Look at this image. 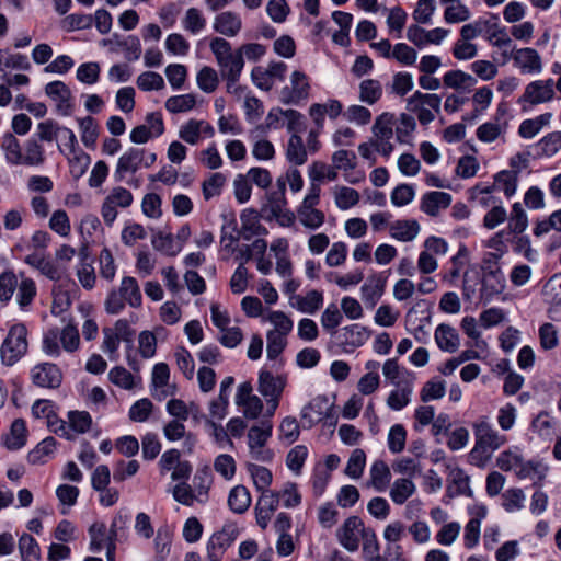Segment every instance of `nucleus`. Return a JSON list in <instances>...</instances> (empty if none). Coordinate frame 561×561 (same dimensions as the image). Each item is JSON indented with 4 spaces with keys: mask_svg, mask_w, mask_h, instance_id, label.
I'll list each match as a JSON object with an SVG mask.
<instances>
[{
    "mask_svg": "<svg viewBox=\"0 0 561 561\" xmlns=\"http://www.w3.org/2000/svg\"><path fill=\"white\" fill-rule=\"evenodd\" d=\"M398 388L390 392L387 404L394 411L402 410L411 401L413 392V383L411 381H402L397 383Z\"/></svg>",
    "mask_w": 561,
    "mask_h": 561,
    "instance_id": "32",
    "label": "nucleus"
},
{
    "mask_svg": "<svg viewBox=\"0 0 561 561\" xmlns=\"http://www.w3.org/2000/svg\"><path fill=\"white\" fill-rule=\"evenodd\" d=\"M451 203V196L445 192H428L421 198L420 208L425 214L436 217L440 209L447 208Z\"/></svg>",
    "mask_w": 561,
    "mask_h": 561,
    "instance_id": "21",
    "label": "nucleus"
},
{
    "mask_svg": "<svg viewBox=\"0 0 561 561\" xmlns=\"http://www.w3.org/2000/svg\"><path fill=\"white\" fill-rule=\"evenodd\" d=\"M442 99L435 93L415 91L407 99V110L415 113L422 125H427L435 119V114L440 112Z\"/></svg>",
    "mask_w": 561,
    "mask_h": 561,
    "instance_id": "8",
    "label": "nucleus"
},
{
    "mask_svg": "<svg viewBox=\"0 0 561 561\" xmlns=\"http://www.w3.org/2000/svg\"><path fill=\"white\" fill-rule=\"evenodd\" d=\"M446 393V382L439 379H431L424 383L420 397L423 402L438 400Z\"/></svg>",
    "mask_w": 561,
    "mask_h": 561,
    "instance_id": "53",
    "label": "nucleus"
},
{
    "mask_svg": "<svg viewBox=\"0 0 561 561\" xmlns=\"http://www.w3.org/2000/svg\"><path fill=\"white\" fill-rule=\"evenodd\" d=\"M176 366L184 377L192 380L195 373L194 360L191 353L185 347H178L174 353Z\"/></svg>",
    "mask_w": 561,
    "mask_h": 561,
    "instance_id": "58",
    "label": "nucleus"
},
{
    "mask_svg": "<svg viewBox=\"0 0 561 561\" xmlns=\"http://www.w3.org/2000/svg\"><path fill=\"white\" fill-rule=\"evenodd\" d=\"M272 436V424L263 422L260 425L252 426L248 432V447L250 457L260 462H270L274 453L266 447L268 438Z\"/></svg>",
    "mask_w": 561,
    "mask_h": 561,
    "instance_id": "9",
    "label": "nucleus"
},
{
    "mask_svg": "<svg viewBox=\"0 0 561 561\" xmlns=\"http://www.w3.org/2000/svg\"><path fill=\"white\" fill-rule=\"evenodd\" d=\"M28 348L27 329L23 323L13 324L0 347V358L3 365L13 366Z\"/></svg>",
    "mask_w": 561,
    "mask_h": 561,
    "instance_id": "6",
    "label": "nucleus"
},
{
    "mask_svg": "<svg viewBox=\"0 0 561 561\" xmlns=\"http://www.w3.org/2000/svg\"><path fill=\"white\" fill-rule=\"evenodd\" d=\"M245 467L253 480L255 488L259 491L267 490L273 480L272 472L265 467L251 462L247 463Z\"/></svg>",
    "mask_w": 561,
    "mask_h": 561,
    "instance_id": "47",
    "label": "nucleus"
},
{
    "mask_svg": "<svg viewBox=\"0 0 561 561\" xmlns=\"http://www.w3.org/2000/svg\"><path fill=\"white\" fill-rule=\"evenodd\" d=\"M196 80L198 88L206 93L214 92L219 83L217 71L208 66H204L198 71Z\"/></svg>",
    "mask_w": 561,
    "mask_h": 561,
    "instance_id": "52",
    "label": "nucleus"
},
{
    "mask_svg": "<svg viewBox=\"0 0 561 561\" xmlns=\"http://www.w3.org/2000/svg\"><path fill=\"white\" fill-rule=\"evenodd\" d=\"M474 446L469 453V462L478 468H484L492 454L502 447L507 438L495 431L486 416H480L472 424Z\"/></svg>",
    "mask_w": 561,
    "mask_h": 561,
    "instance_id": "1",
    "label": "nucleus"
},
{
    "mask_svg": "<svg viewBox=\"0 0 561 561\" xmlns=\"http://www.w3.org/2000/svg\"><path fill=\"white\" fill-rule=\"evenodd\" d=\"M152 245L157 251L167 255H176L181 247L174 244L173 236L171 233L157 232L152 237Z\"/></svg>",
    "mask_w": 561,
    "mask_h": 561,
    "instance_id": "59",
    "label": "nucleus"
},
{
    "mask_svg": "<svg viewBox=\"0 0 561 561\" xmlns=\"http://www.w3.org/2000/svg\"><path fill=\"white\" fill-rule=\"evenodd\" d=\"M286 385V375H273L268 370L260 371L257 390L266 400L267 415L272 416L275 413Z\"/></svg>",
    "mask_w": 561,
    "mask_h": 561,
    "instance_id": "7",
    "label": "nucleus"
},
{
    "mask_svg": "<svg viewBox=\"0 0 561 561\" xmlns=\"http://www.w3.org/2000/svg\"><path fill=\"white\" fill-rule=\"evenodd\" d=\"M518 181V170H503L494 176L495 186L502 190L507 197L515 194Z\"/></svg>",
    "mask_w": 561,
    "mask_h": 561,
    "instance_id": "45",
    "label": "nucleus"
},
{
    "mask_svg": "<svg viewBox=\"0 0 561 561\" xmlns=\"http://www.w3.org/2000/svg\"><path fill=\"white\" fill-rule=\"evenodd\" d=\"M45 93L56 103V108L61 115L71 114L73 108L71 91L62 81H53L46 84Z\"/></svg>",
    "mask_w": 561,
    "mask_h": 561,
    "instance_id": "18",
    "label": "nucleus"
},
{
    "mask_svg": "<svg viewBox=\"0 0 561 561\" xmlns=\"http://www.w3.org/2000/svg\"><path fill=\"white\" fill-rule=\"evenodd\" d=\"M382 85L376 79H365L359 83L358 98L363 103L373 105L380 100Z\"/></svg>",
    "mask_w": 561,
    "mask_h": 561,
    "instance_id": "36",
    "label": "nucleus"
},
{
    "mask_svg": "<svg viewBox=\"0 0 561 561\" xmlns=\"http://www.w3.org/2000/svg\"><path fill=\"white\" fill-rule=\"evenodd\" d=\"M370 332L359 324H351L344 327L340 331V340L342 344L345 346H350L352 348L359 347L366 343L369 339Z\"/></svg>",
    "mask_w": 561,
    "mask_h": 561,
    "instance_id": "28",
    "label": "nucleus"
},
{
    "mask_svg": "<svg viewBox=\"0 0 561 561\" xmlns=\"http://www.w3.org/2000/svg\"><path fill=\"white\" fill-rule=\"evenodd\" d=\"M141 301L138 282L131 276H125L121 280L119 288L108 293L104 306L107 313L117 314L125 308V304L131 308H139Z\"/></svg>",
    "mask_w": 561,
    "mask_h": 561,
    "instance_id": "3",
    "label": "nucleus"
},
{
    "mask_svg": "<svg viewBox=\"0 0 561 561\" xmlns=\"http://www.w3.org/2000/svg\"><path fill=\"white\" fill-rule=\"evenodd\" d=\"M514 65L522 73H540L542 70V60L538 51L526 47L515 49L512 53Z\"/></svg>",
    "mask_w": 561,
    "mask_h": 561,
    "instance_id": "19",
    "label": "nucleus"
},
{
    "mask_svg": "<svg viewBox=\"0 0 561 561\" xmlns=\"http://www.w3.org/2000/svg\"><path fill=\"white\" fill-rule=\"evenodd\" d=\"M5 159L13 165L41 167L46 160L43 145L35 138L27 139L23 145L12 134L2 139Z\"/></svg>",
    "mask_w": 561,
    "mask_h": 561,
    "instance_id": "2",
    "label": "nucleus"
},
{
    "mask_svg": "<svg viewBox=\"0 0 561 561\" xmlns=\"http://www.w3.org/2000/svg\"><path fill=\"white\" fill-rule=\"evenodd\" d=\"M170 369L165 363H158L152 370V385L161 389V396L167 397L175 392V386L169 385Z\"/></svg>",
    "mask_w": 561,
    "mask_h": 561,
    "instance_id": "35",
    "label": "nucleus"
},
{
    "mask_svg": "<svg viewBox=\"0 0 561 561\" xmlns=\"http://www.w3.org/2000/svg\"><path fill=\"white\" fill-rule=\"evenodd\" d=\"M228 504L234 513H244L251 504L249 490L243 485L234 486L229 493Z\"/></svg>",
    "mask_w": 561,
    "mask_h": 561,
    "instance_id": "40",
    "label": "nucleus"
},
{
    "mask_svg": "<svg viewBox=\"0 0 561 561\" xmlns=\"http://www.w3.org/2000/svg\"><path fill=\"white\" fill-rule=\"evenodd\" d=\"M447 494L450 497L459 495H471L469 476H467L462 469L454 468L450 470Z\"/></svg>",
    "mask_w": 561,
    "mask_h": 561,
    "instance_id": "30",
    "label": "nucleus"
},
{
    "mask_svg": "<svg viewBox=\"0 0 561 561\" xmlns=\"http://www.w3.org/2000/svg\"><path fill=\"white\" fill-rule=\"evenodd\" d=\"M101 67L98 62H84L77 69V79L85 84H94L99 81Z\"/></svg>",
    "mask_w": 561,
    "mask_h": 561,
    "instance_id": "61",
    "label": "nucleus"
},
{
    "mask_svg": "<svg viewBox=\"0 0 561 561\" xmlns=\"http://www.w3.org/2000/svg\"><path fill=\"white\" fill-rule=\"evenodd\" d=\"M393 118L392 114L383 113L373 125V145L375 150L385 157H388L393 150V145L390 142L393 136Z\"/></svg>",
    "mask_w": 561,
    "mask_h": 561,
    "instance_id": "10",
    "label": "nucleus"
},
{
    "mask_svg": "<svg viewBox=\"0 0 561 561\" xmlns=\"http://www.w3.org/2000/svg\"><path fill=\"white\" fill-rule=\"evenodd\" d=\"M443 82L447 88L467 91L477 83V80L462 70H450L444 75Z\"/></svg>",
    "mask_w": 561,
    "mask_h": 561,
    "instance_id": "34",
    "label": "nucleus"
},
{
    "mask_svg": "<svg viewBox=\"0 0 561 561\" xmlns=\"http://www.w3.org/2000/svg\"><path fill=\"white\" fill-rule=\"evenodd\" d=\"M309 82L301 71H294L290 76V85L282 90V101L286 104H297L309 95Z\"/></svg>",
    "mask_w": 561,
    "mask_h": 561,
    "instance_id": "16",
    "label": "nucleus"
},
{
    "mask_svg": "<svg viewBox=\"0 0 561 561\" xmlns=\"http://www.w3.org/2000/svg\"><path fill=\"white\" fill-rule=\"evenodd\" d=\"M226 183V176L222 173L216 172L205 180L202 184L203 195L206 201L218 196Z\"/></svg>",
    "mask_w": 561,
    "mask_h": 561,
    "instance_id": "57",
    "label": "nucleus"
},
{
    "mask_svg": "<svg viewBox=\"0 0 561 561\" xmlns=\"http://www.w3.org/2000/svg\"><path fill=\"white\" fill-rule=\"evenodd\" d=\"M210 50L214 54L216 61L219 66L220 76L222 79L240 77L244 67V59L238 50H232L228 41L222 37H215L209 44Z\"/></svg>",
    "mask_w": 561,
    "mask_h": 561,
    "instance_id": "5",
    "label": "nucleus"
},
{
    "mask_svg": "<svg viewBox=\"0 0 561 561\" xmlns=\"http://www.w3.org/2000/svg\"><path fill=\"white\" fill-rule=\"evenodd\" d=\"M505 288V279L502 272L483 274L481 298L490 301L495 295L501 294Z\"/></svg>",
    "mask_w": 561,
    "mask_h": 561,
    "instance_id": "29",
    "label": "nucleus"
},
{
    "mask_svg": "<svg viewBox=\"0 0 561 561\" xmlns=\"http://www.w3.org/2000/svg\"><path fill=\"white\" fill-rule=\"evenodd\" d=\"M136 83L142 91L162 90L165 85L162 76L153 71H146L139 75Z\"/></svg>",
    "mask_w": 561,
    "mask_h": 561,
    "instance_id": "60",
    "label": "nucleus"
},
{
    "mask_svg": "<svg viewBox=\"0 0 561 561\" xmlns=\"http://www.w3.org/2000/svg\"><path fill=\"white\" fill-rule=\"evenodd\" d=\"M392 469L396 473L405 476L404 478L413 479L421 474V465L415 459L402 457L393 461Z\"/></svg>",
    "mask_w": 561,
    "mask_h": 561,
    "instance_id": "54",
    "label": "nucleus"
},
{
    "mask_svg": "<svg viewBox=\"0 0 561 561\" xmlns=\"http://www.w3.org/2000/svg\"><path fill=\"white\" fill-rule=\"evenodd\" d=\"M329 409V402L325 397H316L301 410V421L309 427L321 421Z\"/></svg>",
    "mask_w": 561,
    "mask_h": 561,
    "instance_id": "25",
    "label": "nucleus"
},
{
    "mask_svg": "<svg viewBox=\"0 0 561 561\" xmlns=\"http://www.w3.org/2000/svg\"><path fill=\"white\" fill-rule=\"evenodd\" d=\"M366 465V454L363 449L356 448L352 451L346 468L345 473L353 478L359 479L364 472V468Z\"/></svg>",
    "mask_w": 561,
    "mask_h": 561,
    "instance_id": "49",
    "label": "nucleus"
},
{
    "mask_svg": "<svg viewBox=\"0 0 561 561\" xmlns=\"http://www.w3.org/2000/svg\"><path fill=\"white\" fill-rule=\"evenodd\" d=\"M546 467L540 462L523 461L522 459L515 473L519 479L541 480L546 476Z\"/></svg>",
    "mask_w": 561,
    "mask_h": 561,
    "instance_id": "51",
    "label": "nucleus"
},
{
    "mask_svg": "<svg viewBox=\"0 0 561 561\" xmlns=\"http://www.w3.org/2000/svg\"><path fill=\"white\" fill-rule=\"evenodd\" d=\"M238 536V526L234 523H227L221 529L211 535L207 542L206 550L207 552H214L224 557L226 550L234 542Z\"/></svg>",
    "mask_w": 561,
    "mask_h": 561,
    "instance_id": "15",
    "label": "nucleus"
},
{
    "mask_svg": "<svg viewBox=\"0 0 561 561\" xmlns=\"http://www.w3.org/2000/svg\"><path fill=\"white\" fill-rule=\"evenodd\" d=\"M538 147L543 156L552 157L557 154L561 149V131L548 134L538 142Z\"/></svg>",
    "mask_w": 561,
    "mask_h": 561,
    "instance_id": "64",
    "label": "nucleus"
},
{
    "mask_svg": "<svg viewBox=\"0 0 561 561\" xmlns=\"http://www.w3.org/2000/svg\"><path fill=\"white\" fill-rule=\"evenodd\" d=\"M26 427L23 420L18 419L13 421L10 434L5 438V446L8 449H19L25 445Z\"/></svg>",
    "mask_w": 561,
    "mask_h": 561,
    "instance_id": "48",
    "label": "nucleus"
},
{
    "mask_svg": "<svg viewBox=\"0 0 561 561\" xmlns=\"http://www.w3.org/2000/svg\"><path fill=\"white\" fill-rule=\"evenodd\" d=\"M265 320L268 321L273 329L270 332L287 335L293 331L294 322L293 320L283 311L275 310L270 311L265 317Z\"/></svg>",
    "mask_w": 561,
    "mask_h": 561,
    "instance_id": "44",
    "label": "nucleus"
},
{
    "mask_svg": "<svg viewBox=\"0 0 561 561\" xmlns=\"http://www.w3.org/2000/svg\"><path fill=\"white\" fill-rule=\"evenodd\" d=\"M79 126L81 130V140L85 147H93L99 136V127L95 119L91 116L80 118Z\"/></svg>",
    "mask_w": 561,
    "mask_h": 561,
    "instance_id": "50",
    "label": "nucleus"
},
{
    "mask_svg": "<svg viewBox=\"0 0 561 561\" xmlns=\"http://www.w3.org/2000/svg\"><path fill=\"white\" fill-rule=\"evenodd\" d=\"M108 379L112 383L125 390H133L140 381V378H136L123 366L113 367L108 373Z\"/></svg>",
    "mask_w": 561,
    "mask_h": 561,
    "instance_id": "38",
    "label": "nucleus"
},
{
    "mask_svg": "<svg viewBox=\"0 0 561 561\" xmlns=\"http://www.w3.org/2000/svg\"><path fill=\"white\" fill-rule=\"evenodd\" d=\"M332 167L337 170L350 171L356 167V154L353 151L341 149L332 154Z\"/></svg>",
    "mask_w": 561,
    "mask_h": 561,
    "instance_id": "62",
    "label": "nucleus"
},
{
    "mask_svg": "<svg viewBox=\"0 0 561 561\" xmlns=\"http://www.w3.org/2000/svg\"><path fill=\"white\" fill-rule=\"evenodd\" d=\"M420 224L415 219H399L389 225L391 238L401 242L413 241L420 232Z\"/></svg>",
    "mask_w": 561,
    "mask_h": 561,
    "instance_id": "20",
    "label": "nucleus"
},
{
    "mask_svg": "<svg viewBox=\"0 0 561 561\" xmlns=\"http://www.w3.org/2000/svg\"><path fill=\"white\" fill-rule=\"evenodd\" d=\"M552 118L551 113L541 114L531 119H525L522 122L518 128V134L522 138H533L535 137L545 126L549 125Z\"/></svg>",
    "mask_w": 561,
    "mask_h": 561,
    "instance_id": "37",
    "label": "nucleus"
},
{
    "mask_svg": "<svg viewBox=\"0 0 561 561\" xmlns=\"http://www.w3.org/2000/svg\"><path fill=\"white\" fill-rule=\"evenodd\" d=\"M554 95V82L552 79L536 80L525 87L523 95L518 99V103L525 110L526 104L535 106L547 103L550 102Z\"/></svg>",
    "mask_w": 561,
    "mask_h": 561,
    "instance_id": "11",
    "label": "nucleus"
},
{
    "mask_svg": "<svg viewBox=\"0 0 561 561\" xmlns=\"http://www.w3.org/2000/svg\"><path fill=\"white\" fill-rule=\"evenodd\" d=\"M295 300V306L299 311L313 314L321 308L323 296L322 293L313 289L308 291L305 296H296Z\"/></svg>",
    "mask_w": 561,
    "mask_h": 561,
    "instance_id": "39",
    "label": "nucleus"
},
{
    "mask_svg": "<svg viewBox=\"0 0 561 561\" xmlns=\"http://www.w3.org/2000/svg\"><path fill=\"white\" fill-rule=\"evenodd\" d=\"M182 23L185 31L196 34L205 28L206 19L198 9L190 8L186 10Z\"/></svg>",
    "mask_w": 561,
    "mask_h": 561,
    "instance_id": "56",
    "label": "nucleus"
},
{
    "mask_svg": "<svg viewBox=\"0 0 561 561\" xmlns=\"http://www.w3.org/2000/svg\"><path fill=\"white\" fill-rule=\"evenodd\" d=\"M366 529L358 516H351L337 528V541L347 551L355 552Z\"/></svg>",
    "mask_w": 561,
    "mask_h": 561,
    "instance_id": "13",
    "label": "nucleus"
},
{
    "mask_svg": "<svg viewBox=\"0 0 561 561\" xmlns=\"http://www.w3.org/2000/svg\"><path fill=\"white\" fill-rule=\"evenodd\" d=\"M79 344L80 335L72 323H68L62 330L51 328L43 336V352L50 357H58L61 347L66 352L72 353L78 350Z\"/></svg>",
    "mask_w": 561,
    "mask_h": 561,
    "instance_id": "4",
    "label": "nucleus"
},
{
    "mask_svg": "<svg viewBox=\"0 0 561 561\" xmlns=\"http://www.w3.org/2000/svg\"><path fill=\"white\" fill-rule=\"evenodd\" d=\"M343 316L336 305L330 304L321 314V325L331 334L340 325Z\"/></svg>",
    "mask_w": 561,
    "mask_h": 561,
    "instance_id": "63",
    "label": "nucleus"
},
{
    "mask_svg": "<svg viewBox=\"0 0 561 561\" xmlns=\"http://www.w3.org/2000/svg\"><path fill=\"white\" fill-rule=\"evenodd\" d=\"M388 488L389 497L396 505H403L416 493V484L410 478H398Z\"/></svg>",
    "mask_w": 561,
    "mask_h": 561,
    "instance_id": "22",
    "label": "nucleus"
},
{
    "mask_svg": "<svg viewBox=\"0 0 561 561\" xmlns=\"http://www.w3.org/2000/svg\"><path fill=\"white\" fill-rule=\"evenodd\" d=\"M391 481V471L389 466L383 460H376L373 462L369 470V482L378 492H383L388 489Z\"/></svg>",
    "mask_w": 561,
    "mask_h": 561,
    "instance_id": "26",
    "label": "nucleus"
},
{
    "mask_svg": "<svg viewBox=\"0 0 561 561\" xmlns=\"http://www.w3.org/2000/svg\"><path fill=\"white\" fill-rule=\"evenodd\" d=\"M286 158L295 165H302L307 161V150L302 138L296 134L291 135L286 150Z\"/></svg>",
    "mask_w": 561,
    "mask_h": 561,
    "instance_id": "41",
    "label": "nucleus"
},
{
    "mask_svg": "<svg viewBox=\"0 0 561 561\" xmlns=\"http://www.w3.org/2000/svg\"><path fill=\"white\" fill-rule=\"evenodd\" d=\"M335 205L340 209H348L359 202V193L348 186H335L333 188Z\"/></svg>",
    "mask_w": 561,
    "mask_h": 561,
    "instance_id": "43",
    "label": "nucleus"
},
{
    "mask_svg": "<svg viewBox=\"0 0 561 561\" xmlns=\"http://www.w3.org/2000/svg\"><path fill=\"white\" fill-rule=\"evenodd\" d=\"M36 295L37 288L35 282L21 274V280L16 287V302L19 308L22 311H28V307L32 305Z\"/></svg>",
    "mask_w": 561,
    "mask_h": 561,
    "instance_id": "31",
    "label": "nucleus"
},
{
    "mask_svg": "<svg viewBox=\"0 0 561 561\" xmlns=\"http://www.w3.org/2000/svg\"><path fill=\"white\" fill-rule=\"evenodd\" d=\"M299 222L309 230L319 229L325 221V215L317 208H297Z\"/></svg>",
    "mask_w": 561,
    "mask_h": 561,
    "instance_id": "42",
    "label": "nucleus"
},
{
    "mask_svg": "<svg viewBox=\"0 0 561 561\" xmlns=\"http://www.w3.org/2000/svg\"><path fill=\"white\" fill-rule=\"evenodd\" d=\"M435 341L442 351L448 353L456 352L460 344L456 329L445 323H442L436 328Z\"/></svg>",
    "mask_w": 561,
    "mask_h": 561,
    "instance_id": "27",
    "label": "nucleus"
},
{
    "mask_svg": "<svg viewBox=\"0 0 561 561\" xmlns=\"http://www.w3.org/2000/svg\"><path fill=\"white\" fill-rule=\"evenodd\" d=\"M144 153L145 149L130 148L121 156L115 171L119 179H123L126 173H135L142 167Z\"/></svg>",
    "mask_w": 561,
    "mask_h": 561,
    "instance_id": "23",
    "label": "nucleus"
},
{
    "mask_svg": "<svg viewBox=\"0 0 561 561\" xmlns=\"http://www.w3.org/2000/svg\"><path fill=\"white\" fill-rule=\"evenodd\" d=\"M134 197L129 190L116 186L105 197L101 215L107 226H112L117 217V207L127 208L133 204Z\"/></svg>",
    "mask_w": 561,
    "mask_h": 561,
    "instance_id": "12",
    "label": "nucleus"
},
{
    "mask_svg": "<svg viewBox=\"0 0 561 561\" xmlns=\"http://www.w3.org/2000/svg\"><path fill=\"white\" fill-rule=\"evenodd\" d=\"M19 550L23 561H39L41 552L37 541L24 533L19 539Z\"/></svg>",
    "mask_w": 561,
    "mask_h": 561,
    "instance_id": "46",
    "label": "nucleus"
},
{
    "mask_svg": "<svg viewBox=\"0 0 561 561\" xmlns=\"http://www.w3.org/2000/svg\"><path fill=\"white\" fill-rule=\"evenodd\" d=\"M24 262L30 266L37 268L49 279L57 280L60 278L58 268L50 261L46 260L43 252L34 251L24 259Z\"/></svg>",
    "mask_w": 561,
    "mask_h": 561,
    "instance_id": "33",
    "label": "nucleus"
},
{
    "mask_svg": "<svg viewBox=\"0 0 561 561\" xmlns=\"http://www.w3.org/2000/svg\"><path fill=\"white\" fill-rule=\"evenodd\" d=\"M241 27L240 16L231 11L219 13L214 20V30L228 37H234Z\"/></svg>",
    "mask_w": 561,
    "mask_h": 561,
    "instance_id": "24",
    "label": "nucleus"
},
{
    "mask_svg": "<svg viewBox=\"0 0 561 561\" xmlns=\"http://www.w3.org/2000/svg\"><path fill=\"white\" fill-rule=\"evenodd\" d=\"M214 127L203 119H190L179 129V137L188 145H197L202 139V135L213 137Z\"/></svg>",
    "mask_w": 561,
    "mask_h": 561,
    "instance_id": "17",
    "label": "nucleus"
},
{
    "mask_svg": "<svg viewBox=\"0 0 561 561\" xmlns=\"http://www.w3.org/2000/svg\"><path fill=\"white\" fill-rule=\"evenodd\" d=\"M31 379L37 387L56 389L61 385L62 374L57 365L41 363L32 368Z\"/></svg>",
    "mask_w": 561,
    "mask_h": 561,
    "instance_id": "14",
    "label": "nucleus"
},
{
    "mask_svg": "<svg viewBox=\"0 0 561 561\" xmlns=\"http://www.w3.org/2000/svg\"><path fill=\"white\" fill-rule=\"evenodd\" d=\"M196 104L195 96L193 94H181L169 98L165 101V108L170 113H181L192 110Z\"/></svg>",
    "mask_w": 561,
    "mask_h": 561,
    "instance_id": "55",
    "label": "nucleus"
}]
</instances>
